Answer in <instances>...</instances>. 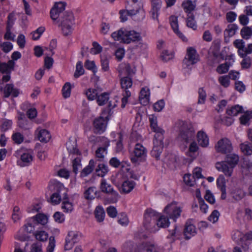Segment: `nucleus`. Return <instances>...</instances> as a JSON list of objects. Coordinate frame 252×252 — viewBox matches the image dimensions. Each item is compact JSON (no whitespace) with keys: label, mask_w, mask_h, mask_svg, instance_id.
I'll return each instance as SVG.
<instances>
[{"label":"nucleus","mask_w":252,"mask_h":252,"mask_svg":"<svg viewBox=\"0 0 252 252\" xmlns=\"http://www.w3.org/2000/svg\"><path fill=\"white\" fill-rule=\"evenodd\" d=\"M121 85L122 88L125 91H129L132 86V80L131 77L125 76L121 79Z\"/></svg>","instance_id":"nucleus-29"},{"label":"nucleus","mask_w":252,"mask_h":252,"mask_svg":"<svg viewBox=\"0 0 252 252\" xmlns=\"http://www.w3.org/2000/svg\"><path fill=\"white\" fill-rule=\"evenodd\" d=\"M168 219L163 216L158 217L156 220V225L158 230L159 227H166L169 226Z\"/></svg>","instance_id":"nucleus-39"},{"label":"nucleus","mask_w":252,"mask_h":252,"mask_svg":"<svg viewBox=\"0 0 252 252\" xmlns=\"http://www.w3.org/2000/svg\"><path fill=\"white\" fill-rule=\"evenodd\" d=\"M32 219L34 220H35L37 223L42 225H45L48 221L47 217L43 214H38L35 217H33Z\"/></svg>","instance_id":"nucleus-45"},{"label":"nucleus","mask_w":252,"mask_h":252,"mask_svg":"<svg viewBox=\"0 0 252 252\" xmlns=\"http://www.w3.org/2000/svg\"><path fill=\"white\" fill-rule=\"evenodd\" d=\"M84 73V69L83 68L82 62H77L76 66V70L74 74V77L77 78L79 77L80 76L83 75Z\"/></svg>","instance_id":"nucleus-55"},{"label":"nucleus","mask_w":252,"mask_h":252,"mask_svg":"<svg viewBox=\"0 0 252 252\" xmlns=\"http://www.w3.org/2000/svg\"><path fill=\"white\" fill-rule=\"evenodd\" d=\"M239 160V158L237 155L231 154L226 156L225 161L234 168L237 164Z\"/></svg>","instance_id":"nucleus-35"},{"label":"nucleus","mask_w":252,"mask_h":252,"mask_svg":"<svg viewBox=\"0 0 252 252\" xmlns=\"http://www.w3.org/2000/svg\"><path fill=\"white\" fill-rule=\"evenodd\" d=\"M111 36L115 40L125 44L134 43L141 39L140 33L134 30H127L125 29H121L117 32H113Z\"/></svg>","instance_id":"nucleus-2"},{"label":"nucleus","mask_w":252,"mask_h":252,"mask_svg":"<svg viewBox=\"0 0 252 252\" xmlns=\"http://www.w3.org/2000/svg\"><path fill=\"white\" fill-rule=\"evenodd\" d=\"M182 123L177 140L181 144L187 146L188 143L191 141L194 137V130L191 125L184 122H182Z\"/></svg>","instance_id":"nucleus-4"},{"label":"nucleus","mask_w":252,"mask_h":252,"mask_svg":"<svg viewBox=\"0 0 252 252\" xmlns=\"http://www.w3.org/2000/svg\"><path fill=\"white\" fill-rule=\"evenodd\" d=\"M238 29V26L236 24H229L224 31V36L225 39L227 38L229 39L230 37L234 36Z\"/></svg>","instance_id":"nucleus-23"},{"label":"nucleus","mask_w":252,"mask_h":252,"mask_svg":"<svg viewBox=\"0 0 252 252\" xmlns=\"http://www.w3.org/2000/svg\"><path fill=\"white\" fill-rule=\"evenodd\" d=\"M94 216L96 220L101 222L103 221L105 213L103 208L101 206H97L94 210Z\"/></svg>","instance_id":"nucleus-34"},{"label":"nucleus","mask_w":252,"mask_h":252,"mask_svg":"<svg viewBox=\"0 0 252 252\" xmlns=\"http://www.w3.org/2000/svg\"><path fill=\"white\" fill-rule=\"evenodd\" d=\"M97 190L94 187L89 188L84 192V197L88 200H92L97 196Z\"/></svg>","instance_id":"nucleus-30"},{"label":"nucleus","mask_w":252,"mask_h":252,"mask_svg":"<svg viewBox=\"0 0 252 252\" xmlns=\"http://www.w3.org/2000/svg\"><path fill=\"white\" fill-rule=\"evenodd\" d=\"M184 181L185 183L190 187H192L195 185V180L194 177L191 174H186L184 177Z\"/></svg>","instance_id":"nucleus-48"},{"label":"nucleus","mask_w":252,"mask_h":252,"mask_svg":"<svg viewBox=\"0 0 252 252\" xmlns=\"http://www.w3.org/2000/svg\"><path fill=\"white\" fill-rule=\"evenodd\" d=\"M252 119V110L247 111L244 112V114L240 117L239 120L242 125L249 126L250 125V121Z\"/></svg>","instance_id":"nucleus-33"},{"label":"nucleus","mask_w":252,"mask_h":252,"mask_svg":"<svg viewBox=\"0 0 252 252\" xmlns=\"http://www.w3.org/2000/svg\"><path fill=\"white\" fill-rule=\"evenodd\" d=\"M216 168L219 171L222 172L226 177H231L232 175L234 167L225 161L217 162Z\"/></svg>","instance_id":"nucleus-14"},{"label":"nucleus","mask_w":252,"mask_h":252,"mask_svg":"<svg viewBox=\"0 0 252 252\" xmlns=\"http://www.w3.org/2000/svg\"><path fill=\"white\" fill-rule=\"evenodd\" d=\"M35 236L38 241H45L48 239V234L44 231H38L35 232Z\"/></svg>","instance_id":"nucleus-51"},{"label":"nucleus","mask_w":252,"mask_h":252,"mask_svg":"<svg viewBox=\"0 0 252 252\" xmlns=\"http://www.w3.org/2000/svg\"><path fill=\"white\" fill-rule=\"evenodd\" d=\"M197 230L195 226L190 221H188L186 222L184 231V234L185 238L187 240L195 235Z\"/></svg>","instance_id":"nucleus-18"},{"label":"nucleus","mask_w":252,"mask_h":252,"mask_svg":"<svg viewBox=\"0 0 252 252\" xmlns=\"http://www.w3.org/2000/svg\"><path fill=\"white\" fill-rule=\"evenodd\" d=\"M150 98V92L148 88H143L141 89L139 99L140 102L143 105H146L148 104Z\"/></svg>","instance_id":"nucleus-22"},{"label":"nucleus","mask_w":252,"mask_h":252,"mask_svg":"<svg viewBox=\"0 0 252 252\" xmlns=\"http://www.w3.org/2000/svg\"><path fill=\"white\" fill-rule=\"evenodd\" d=\"M108 118L107 116L105 118L100 116L94 120L93 126L95 133H101L105 130Z\"/></svg>","instance_id":"nucleus-13"},{"label":"nucleus","mask_w":252,"mask_h":252,"mask_svg":"<svg viewBox=\"0 0 252 252\" xmlns=\"http://www.w3.org/2000/svg\"><path fill=\"white\" fill-rule=\"evenodd\" d=\"M12 139L17 144H20L24 141V136L20 132H16L12 134Z\"/></svg>","instance_id":"nucleus-60"},{"label":"nucleus","mask_w":252,"mask_h":252,"mask_svg":"<svg viewBox=\"0 0 252 252\" xmlns=\"http://www.w3.org/2000/svg\"><path fill=\"white\" fill-rule=\"evenodd\" d=\"M229 79L228 75H223L219 77L218 81L221 86L225 88H227L230 85Z\"/></svg>","instance_id":"nucleus-56"},{"label":"nucleus","mask_w":252,"mask_h":252,"mask_svg":"<svg viewBox=\"0 0 252 252\" xmlns=\"http://www.w3.org/2000/svg\"><path fill=\"white\" fill-rule=\"evenodd\" d=\"M230 194L232 198L235 200L239 201L242 200L246 196V193L241 188L236 187L231 189Z\"/></svg>","instance_id":"nucleus-19"},{"label":"nucleus","mask_w":252,"mask_h":252,"mask_svg":"<svg viewBox=\"0 0 252 252\" xmlns=\"http://www.w3.org/2000/svg\"><path fill=\"white\" fill-rule=\"evenodd\" d=\"M82 234L77 231H70L68 232L65 239L64 249L65 250H70L74 244L79 242L82 238Z\"/></svg>","instance_id":"nucleus-9"},{"label":"nucleus","mask_w":252,"mask_h":252,"mask_svg":"<svg viewBox=\"0 0 252 252\" xmlns=\"http://www.w3.org/2000/svg\"><path fill=\"white\" fill-rule=\"evenodd\" d=\"M104 145L98 148L95 152L96 157L99 158H103L107 154V148L109 146V142L106 138H104Z\"/></svg>","instance_id":"nucleus-24"},{"label":"nucleus","mask_w":252,"mask_h":252,"mask_svg":"<svg viewBox=\"0 0 252 252\" xmlns=\"http://www.w3.org/2000/svg\"><path fill=\"white\" fill-rule=\"evenodd\" d=\"M18 124L20 127L24 129H29L31 127L29 122L26 118H21L18 119Z\"/></svg>","instance_id":"nucleus-58"},{"label":"nucleus","mask_w":252,"mask_h":252,"mask_svg":"<svg viewBox=\"0 0 252 252\" xmlns=\"http://www.w3.org/2000/svg\"><path fill=\"white\" fill-rule=\"evenodd\" d=\"M118 222L123 226H126L129 223L127 215L125 213H121L118 217Z\"/></svg>","instance_id":"nucleus-52"},{"label":"nucleus","mask_w":252,"mask_h":252,"mask_svg":"<svg viewBox=\"0 0 252 252\" xmlns=\"http://www.w3.org/2000/svg\"><path fill=\"white\" fill-rule=\"evenodd\" d=\"M199 60V56L196 50L192 47H189L187 50L186 55L183 61V66L184 67L189 68Z\"/></svg>","instance_id":"nucleus-6"},{"label":"nucleus","mask_w":252,"mask_h":252,"mask_svg":"<svg viewBox=\"0 0 252 252\" xmlns=\"http://www.w3.org/2000/svg\"><path fill=\"white\" fill-rule=\"evenodd\" d=\"M241 34L243 38L249 39L252 35V29L249 27H245L242 29Z\"/></svg>","instance_id":"nucleus-46"},{"label":"nucleus","mask_w":252,"mask_h":252,"mask_svg":"<svg viewBox=\"0 0 252 252\" xmlns=\"http://www.w3.org/2000/svg\"><path fill=\"white\" fill-rule=\"evenodd\" d=\"M231 64L228 62L222 63L219 65L217 68V71L219 74H224L226 73L228 70Z\"/></svg>","instance_id":"nucleus-47"},{"label":"nucleus","mask_w":252,"mask_h":252,"mask_svg":"<svg viewBox=\"0 0 252 252\" xmlns=\"http://www.w3.org/2000/svg\"><path fill=\"white\" fill-rule=\"evenodd\" d=\"M73 172L77 174L79 169L81 167V159L79 157L75 158L72 161Z\"/></svg>","instance_id":"nucleus-50"},{"label":"nucleus","mask_w":252,"mask_h":252,"mask_svg":"<svg viewBox=\"0 0 252 252\" xmlns=\"http://www.w3.org/2000/svg\"><path fill=\"white\" fill-rule=\"evenodd\" d=\"M62 209L65 213H70L73 209V204L68 201L67 195L62 199Z\"/></svg>","instance_id":"nucleus-32"},{"label":"nucleus","mask_w":252,"mask_h":252,"mask_svg":"<svg viewBox=\"0 0 252 252\" xmlns=\"http://www.w3.org/2000/svg\"><path fill=\"white\" fill-rule=\"evenodd\" d=\"M164 211L168 216L175 221L181 216L182 208L176 202H172L168 204L164 208Z\"/></svg>","instance_id":"nucleus-7"},{"label":"nucleus","mask_w":252,"mask_h":252,"mask_svg":"<svg viewBox=\"0 0 252 252\" xmlns=\"http://www.w3.org/2000/svg\"><path fill=\"white\" fill-rule=\"evenodd\" d=\"M151 128L156 132L153 141L154 147L151 151V155L157 159H159L163 147V133L164 131L158 126L157 117L151 116L149 118Z\"/></svg>","instance_id":"nucleus-1"},{"label":"nucleus","mask_w":252,"mask_h":252,"mask_svg":"<svg viewBox=\"0 0 252 252\" xmlns=\"http://www.w3.org/2000/svg\"><path fill=\"white\" fill-rule=\"evenodd\" d=\"M56 187V192L53 193L50 198L51 202L54 205L60 203L62 200V199L67 196L66 190L63 184H58Z\"/></svg>","instance_id":"nucleus-10"},{"label":"nucleus","mask_w":252,"mask_h":252,"mask_svg":"<svg viewBox=\"0 0 252 252\" xmlns=\"http://www.w3.org/2000/svg\"><path fill=\"white\" fill-rule=\"evenodd\" d=\"M233 45L238 49V54L241 57H243L245 48V43L242 39H236Z\"/></svg>","instance_id":"nucleus-28"},{"label":"nucleus","mask_w":252,"mask_h":252,"mask_svg":"<svg viewBox=\"0 0 252 252\" xmlns=\"http://www.w3.org/2000/svg\"><path fill=\"white\" fill-rule=\"evenodd\" d=\"M158 217V214L152 209H147L145 212L144 220L146 221H156Z\"/></svg>","instance_id":"nucleus-25"},{"label":"nucleus","mask_w":252,"mask_h":252,"mask_svg":"<svg viewBox=\"0 0 252 252\" xmlns=\"http://www.w3.org/2000/svg\"><path fill=\"white\" fill-rule=\"evenodd\" d=\"M244 112L242 106L239 105H235L233 106L228 108L226 110V113L230 116H235L239 113Z\"/></svg>","instance_id":"nucleus-27"},{"label":"nucleus","mask_w":252,"mask_h":252,"mask_svg":"<svg viewBox=\"0 0 252 252\" xmlns=\"http://www.w3.org/2000/svg\"><path fill=\"white\" fill-rule=\"evenodd\" d=\"M169 22L172 29L174 32L180 37L183 41H187V39L186 36L179 30L178 21L177 16L172 15L169 18Z\"/></svg>","instance_id":"nucleus-16"},{"label":"nucleus","mask_w":252,"mask_h":252,"mask_svg":"<svg viewBox=\"0 0 252 252\" xmlns=\"http://www.w3.org/2000/svg\"><path fill=\"white\" fill-rule=\"evenodd\" d=\"M21 217L20 208L18 206H15L13 208V213L12 214V219L14 222L19 220Z\"/></svg>","instance_id":"nucleus-62"},{"label":"nucleus","mask_w":252,"mask_h":252,"mask_svg":"<svg viewBox=\"0 0 252 252\" xmlns=\"http://www.w3.org/2000/svg\"><path fill=\"white\" fill-rule=\"evenodd\" d=\"M198 104H204L206 98V93L203 88L198 89Z\"/></svg>","instance_id":"nucleus-53"},{"label":"nucleus","mask_w":252,"mask_h":252,"mask_svg":"<svg viewBox=\"0 0 252 252\" xmlns=\"http://www.w3.org/2000/svg\"><path fill=\"white\" fill-rule=\"evenodd\" d=\"M101 192L108 194L113 191L114 189L112 185L104 179H101L99 187Z\"/></svg>","instance_id":"nucleus-26"},{"label":"nucleus","mask_w":252,"mask_h":252,"mask_svg":"<svg viewBox=\"0 0 252 252\" xmlns=\"http://www.w3.org/2000/svg\"><path fill=\"white\" fill-rule=\"evenodd\" d=\"M122 72H124L127 74V76L131 77L135 73V69L132 68L129 64H123L120 66Z\"/></svg>","instance_id":"nucleus-38"},{"label":"nucleus","mask_w":252,"mask_h":252,"mask_svg":"<svg viewBox=\"0 0 252 252\" xmlns=\"http://www.w3.org/2000/svg\"><path fill=\"white\" fill-rule=\"evenodd\" d=\"M86 95L89 100H94L98 95L97 91L94 89H89L86 92Z\"/></svg>","instance_id":"nucleus-54"},{"label":"nucleus","mask_w":252,"mask_h":252,"mask_svg":"<svg viewBox=\"0 0 252 252\" xmlns=\"http://www.w3.org/2000/svg\"><path fill=\"white\" fill-rule=\"evenodd\" d=\"M182 6L186 12L188 14H192L191 12L194 9L195 5L192 1L187 0L183 2Z\"/></svg>","instance_id":"nucleus-40"},{"label":"nucleus","mask_w":252,"mask_h":252,"mask_svg":"<svg viewBox=\"0 0 252 252\" xmlns=\"http://www.w3.org/2000/svg\"><path fill=\"white\" fill-rule=\"evenodd\" d=\"M143 224L144 227L151 232H156L158 231L156 221L144 220Z\"/></svg>","instance_id":"nucleus-41"},{"label":"nucleus","mask_w":252,"mask_h":252,"mask_svg":"<svg viewBox=\"0 0 252 252\" xmlns=\"http://www.w3.org/2000/svg\"><path fill=\"white\" fill-rule=\"evenodd\" d=\"M133 154L134 157L131 158V160L134 163L137 162L138 158H144L146 156L147 150L141 144L137 143L135 145Z\"/></svg>","instance_id":"nucleus-15"},{"label":"nucleus","mask_w":252,"mask_h":252,"mask_svg":"<svg viewBox=\"0 0 252 252\" xmlns=\"http://www.w3.org/2000/svg\"><path fill=\"white\" fill-rule=\"evenodd\" d=\"M240 148L242 152L246 155H251L252 154V144L248 141L241 143L240 145Z\"/></svg>","instance_id":"nucleus-37"},{"label":"nucleus","mask_w":252,"mask_h":252,"mask_svg":"<svg viewBox=\"0 0 252 252\" xmlns=\"http://www.w3.org/2000/svg\"><path fill=\"white\" fill-rule=\"evenodd\" d=\"M220 215V214L219 212V211L216 210H215L212 212L211 214L209 216L208 220L212 222V223H214L218 220Z\"/></svg>","instance_id":"nucleus-63"},{"label":"nucleus","mask_w":252,"mask_h":252,"mask_svg":"<svg viewBox=\"0 0 252 252\" xmlns=\"http://www.w3.org/2000/svg\"><path fill=\"white\" fill-rule=\"evenodd\" d=\"M146 252H159V248L154 244L147 243L145 246Z\"/></svg>","instance_id":"nucleus-59"},{"label":"nucleus","mask_w":252,"mask_h":252,"mask_svg":"<svg viewBox=\"0 0 252 252\" xmlns=\"http://www.w3.org/2000/svg\"><path fill=\"white\" fill-rule=\"evenodd\" d=\"M215 147L218 152L222 154L230 153L233 149L231 141L226 138H223L220 140Z\"/></svg>","instance_id":"nucleus-12"},{"label":"nucleus","mask_w":252,"mask_h":252,"mask_svg":"<svg viewBox=\"0 0 252 252\" xmlns=\"http://www.w3.org/2000/svg\"><path fill=\"white\" fill-rule=\"evenodd\" d=\"M38 139L41 142L47 143L51 138V134L45 129L38 127L35 132Z\"/></svg>","instance_id":"nucleus-17"},{"label":"nucleus","mask_w":252,"mask_h":252,"mask_svg":"<svg viewBox=\"0 0 252 252\" xmlns=\"http://www.w3.org/2000/svg\"><path fill=\"white\" fill-rule=\"evenodd\" d=\"M65 3L63 2H57L50 10V16L54 21L59 20L64 14Z\"/></svg>","instance_id":"nucleus-11"},{"label":"nucleus","mask_w":252,"mask_h":252,"mask_svg":"<svg viewBox=\"0 0 252 252\" xmlns=\"http://www.w3.org/2000/svg\"><path fill=\"white\" fill-rule=\"evenodd\" d=\"M55 246V238L54 237H50L49 239L48 245L46 248V252H53Z\"/></svg>","instance_id":"nucleus-64"},{"label":"nucleus","mask_w":252,"mask_h":252,"mask_svg":"<svg viewBox=\"0 0 252 252\" xmlns=\"http://www.w3.org/2000/svg\"><path fill=\"white\" fill-rule=\"evenodd\" d=\"M198 144L202 147H207L209 143V138L206 133L203 130L199 131L197 134Z\"/></svg>","instance_id":"nucleus-21"},{"label":"nucleus","mask_w":252,"mask_h":252,"mask_svg":"<svg viewBox=\"0 0 252 252\" xmlns=\"http://www.w3.org/2000/svg\"><path fill=\"white\" fill-rule=\"evenodd\" d=\"M135 183L133 181H126L122 185V191L125 193H128L130 192L134 188Z\"/></svg>","instance_id":"nucleus-31"},{"label":"nucleus","mask_w":252,"mask_h":252,"mask_svg":"<svg viewBox=\"0 0 252 252\" xmlns=\"http://www.w3.org/2000/svg\"><path fill=\"white\" fill-rule=\"evenodd\" d=\"M4 96L8 97L10 95L13 97H17L19 95V91L14 88L12 84H7L3 90Z\"/></svg>","instance_id":"nucleus-20"},{"label":"nucleus","mask_w":252,"mask_h":252,"mask_svg":"<svg viewBox=\"0 0 252 252\" xmlns=\"http://www.w3.org/2000/svg\"><path fill=\"white\" fill-rule=\"evenodd\" d=\"M62 93L64 98H68L70 95L71 85L69 83H66L63 87Z\"/></svg>","instance_id":"nucleus-57"},{"label":"nucleus","mask_w":252,"mask_h":252,"mask_svg":"<svg viewBox=\"0 0 252 252\" xmlns=\"http://www.w3.org/2000/svg\"><path fill=\"white\" fill-rule=\"evenodd\" d=\"M12 125V122L11 120L4 119L2 121L0 128L2 131H5L11 128Z\"/></svg>","instance_id":"nucleus-61"},{"label":"nucleus","mask_w":252,"mask_h":252,"mask_svg":"<svg viewBox=\"0 0 252 252\" xmlns=\"http://www.w3.org/2000/svg\"><path fill=\"white\" fill-rule=\"evenodd\" d=\"M45 31V28L43 27H39L35 31L32 32L31 34L32 35V39L34 40H38L42 34Z\"/></svg>","instance_id":"nucleus-49"},{"label":"nucleus","mask_w":252,"mask_h":252,"mask_svg":"<svg viewBox=\"0 0 252 252\" xmlns=\"http://www.w3.org/2000/svg\"><path fill=\"white\" fill-rule=\"evenodd\" d=\"M95 166V163L94 160H90L89 165L85 167L81 172V176L82 177H86L91 174L94 170Z\"/></svg>","instance_id":"nucleus-36"},{"label":"nucleus","mask_w":252,"mask_h":252,"mask_svg":"<svg viewBox=\"0 0 252 252\" xmlns=\"http://www.w3.org/2000/svg\"><path fill=\"white\" fill-rule=\"evenodd\" d=\"M58 22L60 23L59 26L61 27V31L64 36L71 34L73 26L75 24L74 17L72 12H64V14L58 20Z\"/></svg>","instance_id":"nucleus-3"},{"label":"nucleus","mask_w":252,"mask_h":252,"mask_svg":"<svg viewBox=\"0 0 252 252\" xmlns=\"http://www.w3.org/2000/svg\"><path fill=\"white\" fill-rule=\"evenodd\" d=\"M95 171L97 176L103 177L108 172V168L106 165L100 163L97 165Z\"/></svg>","instance_id":"nucleus-42"},{"label":"nucleus","mask_w":252,"mask_h":252,"mask_svg":"<svg viewBox=\"0 0 252 252\" xmlns=\"http://www.w3.org/2000/svg\"><path fill=\"white\" fill-rule=\"evenodd\" d=\"M138 6L136 9H132L128 5L126 6V9L120 11V18L121 21L125 22L127 20V16L133 17L135 20L141 21L145 17V13L143 9L141 8V3L137 4Z\"/></svg>","instance_id":"nucleus-5"},{"label":"nucleus","mask_w":252,"mask_h":252,"mask_svg":"<svg viewBox=\"0 0 252 252\" xmlns=\"http://www.w3.org/2000/svg\"><path fill=\"white\" fill-rule=\"evenodd\" d=\"M187 26L195 30L197 28V24L194 20V16L192 14H188L186 20Z\"/></svg>","instance_id":"nucleus-43"},{"label":"nucleus","mask_w":252,"mask_h":252,"mask_svg":"<svg viewBox=\"0 0 252 252\" xmlns=\"http://www.w3.org/2000/svg\"><path fill=\"white\" fill-rule=\"evenodd\" d=\"M109 99V94L106 93H104L97 95L96 101L99 106H102L104 105Z\"/></svg>","instance_id":"nucleus-44"},{"label":"nucleus","mask_w":252,"mask_h":252,"mask_svg":"<svg viewBox=\"0 0 252 252\" xmlns=\"http://www.w3.org/2000/svg\"><path fill=\"white\" fill-rule=\"evenodd\" d=\"M15 156L20 158L19 165L21 167L28 165L33 160V154L31 151L20 149L15 152Z\"/></svg>","instance_id":"nucleus-8"}]
</instances>
